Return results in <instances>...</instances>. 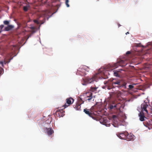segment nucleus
<instances>
[{"label": "nucleus", "mask_w": 152, "mask_h": 152, "mask_svg": "<svg viewBox=\"0 0 152 152\" xmlns=\"http://www.w3.org/2000/svg\"><path fill=\"white\" fill-rule=\"evenodd\" d=\"M84 99L85 101L90 102L94 100V97L92 96V94L91 92H88L85 94Z\"/></svg>", "instance_id": "nucleus-5"}, {"label": "nucleus", "mask_w": 152, "mask_h": 152, "mask_svg": "<svg viewBox=\"0 0 152 152\" xmlns=\"http://www.w3.org/2000/svg\"><path fill=\"white\" fill-rule=\"evenodd\" d=\"M113 94L115 96L117 97H119L120 96L121 94V92L120 91H115L113 92Z\"/></svg>", "instance_id": "nucleus-18"}, {"label": "nucleus", "mask_w": 152, "mask_h": 152, "mask_svg": "<svg viewBox=\"0 0 152 152\" xmlns=\"http://www.w3.org/2000/svg\"><path fill=\"white\" fill-rule=\"evenodd\" d=\"M83 112L86 114L88 115L89 116L92 117L94 118L93 117V114L91 113L90 109L86 108L84 109Z\"/></svg>", "instance_id": "nucleus-9"}, {"label": "nucleus", "mask_w": 152, "mask_h": 152, "mask_svg": "<svg viewBox=\"0 0 152 152\" xmlns=\"http://www.w3.org/2000/svg\"><path fill=\"white\" fill-rule=\"evenodd\" d=\"M14 27V26L12 25H8L4 28V30L8 31L12 29Z\"/></svg>", "instance_id": "nucleus-14"}, {"label": "nucleus", "mask_w": 152, "mask_h": 152, "mask_svg": "<svg viewBox=\"0 0 152 152\" xmlns=\"http://www.w3.org/2000/svg\"><path fill=\"white\" fill-rule=\"evenodd\" d=\"M3 23L4 25H8L10 22L9 21L6 20L4 21Z\"/></svg>", "instance_id": "nucleus-26"}, {"label": "nucleus", "mask_w": 152, "mask_h": 152, "mask_svg": "<svg viewBox=\"0 0 152 152\" xmlns=\"http://www.w3.org/2000/svg\"><path fill=\"white\" fill-rule=\"evenodd\" d=\"M46 132L48 135H50L54 132V131L51 128H46Z\"/></svg>", "instance_id": "nucleus-12"}, {"label": "nucleus", "mask_w": 152, "mask_h": 152, "mask_svg": "<svg viewBox=\"0 0 152 152\" xmlns=\"http://www.w3.org/2000/svg\"><path fill=\"white\" fill-rule=\"evenodd\" d=\"M33 21L34 23H36L37 25H38L39 24V22L37 20H33Z\"/></svg>", "instance_id": "nucleus-28"}, {"label": "nucleus", "mask_w": 152, "mask_h": 152, "mask_svg": "<svg viewBox=\"0 0 152 152\" xmlns=\"http://www.w3.org/2000/svg\"><path fill=\"white\" fill-rule=\"evenodd\" d=\"M148 106V105L146 103H144L142 104L141 106L142 110V111H145L147 113L148 112L146 109Z\"/></svg>", "instance_id": "nucleus-10"}, {"label": "nucleus", "mask_w": 152, "mask_h": 152, "mask_svg": "<svg viewBox=\"0 0 152 152\" xmlns=\"http://www.w3.org/2000/svg\"><path fill=\"white\" fill-rule=\"evenodd\" d=\"M140 117V119L141 121H143L145 120L144 118L145 117L144 116V113L143 112H140L139 115Z\"/></svg>", "instance_id": "nucleus-15"}, {"label": "nucleus", "mask_w": 152, "mask_h": 152, "mask_svg": "<svg viewBox=\"0 0 152 152\" xmlns=\"http://www.w3.org/2000/svg\"><path fill=\"white\" fill-rule=\"evenodd\" d=\"M107 119L106 118L104 119L102 123L103 124L106 126L107 127H109L110 126L111 124H109L108 122L107 121Z\"/></svg>", "instance_id": "nucleus-16"}, {"label": "nucleus", "mask_w": 152, "mask_h": 152, "mask_svg": "<svg viewBox=\"0 0 152 152\" xmlns=\"http://www.w3.org/2000/svg\"><path fill=\"white\" fill-rule=\"evenodd\" d=\"M89 71V68L85 66H81L77 70V73L82 76H84L86 74V72Z\"/></svg>", "instance_id": "nucleus-4"}, {"label": "nucleus", "mask_w": 152, "mask_h": 152, "mask_svg": "<svg viewBox=\"0 0 152 152\" xmlns=\"http://www.w3.org/2000/svg\"><path fill=\"white\" fill-rule=\"evenodd\" d=\"M131 53V52L130 51H128L126 52V55L129 54Z\"/></svg>", "instance_id": "nucleus-33"}, {"label": "nucleus", "mask_w": 152, "mask_h": 152, "mask_svg": "<svg viewBox=\"0 0 152 152\" xmlns=\"http://www.w3.org/2000/svg\"><path fill=\"white\" fill-rule=\"evenodd\" d=\"M129 34V32L128 31V32H126V35H127L128 34Z\"/></svg>", "instance_id": "nucleus-35"}, {"label": "nucleus", "mask_w": 152, "mask_h": 152, "mask_svg": "<svg viewBox=\"0 0 152 152\" xmlns=\"http://www.w3.org/2000/svg\"><path fill=\"white\" fill-rule=\"evenodd\" d=\"M49 12L48 10H46L43 12L42 15L45 16L48 15V13Z\"/></svg>", "instance_id": "nucleus-21"}, {"label": "nucleus", "mask_w": 152, "mask_h": 152, "mask_svg": "<svg viewBox=\"0 0 152 152\" xmlns=\"http://www.w3.org/2000/svg\"><path fill=\"white\" fill-rule=\"evenodd\" d=\"M99 74L98 73L92 76V77H87L85 78H83L82 84L83 85H86L88 84L91 83L94 81H96L97 79V77Z\"/></svg>", "instance_id": "nucleus-2"}, {"label": "nucleus", "mask_w": 152, "mask_h": 152, "mask_svg": "<svg viewBox=\"0 0 152 152\" xmlns=\"http://www.w3.org/2000/svg\"><path fill=\"white\" fill-rule=\"evenodd\" d=\"M113 126H114L115 127H118V125L115 124H112Z\"/></svg>", "instance_id": "nucleus-32"}, {"label": "nucleus", "mask_w": 152, "mask_h": 152, "mask_svg": "<svg viewBox=\"0 0 152 152\" xmlns=\"http://www.w3.org/2000/svg\"><path fill=\"white\" fill-rule=\"evenodd\" d=\"M31 21L30 20H29V21H28V22H29V21Z\"/></svg>", "instance_id": "nucleus-37"}, {"label": "nucleus", "mask_w": 152, "mask_h": 152, "mask_svg": "<svg viewBox=\"0 0 152 152\" xmlns=\"http://www.w3.org/2000/svg\"><path fill=\"white\" fill-rule=\"evenodd\" d=\"M97 87H91L90 88V89L91 91L94 92L96 91L97 89Z\"/></svg>", "instance_id": "nucleus-23"}, {"label": "nucleus", "mask_w": 152, "mask_h": 152, "mask_svg": "<svg viewBox=\"0 0 152 152\" xmlns=\"http://www.w3.org/2000/svg\"><path fill=\"white\" fill-rule=\"evenodd\" d=\"M113 73L114 75L116 77H119L118 74V71H113Z\"/></svg>", "instance_id": "nucleus-22"}, {"label": "nucleus", "mask_w": 152, "mask_h": 152, "mask_svg": "<svg viewBox=\"0 0 152 152\" xmlns=\"http://www.w3.org/2000/svg\"><path fill=\"white\" fill-rule=\"evenodd\" d=\"M29 7V6L28 5L24 7L23 9L24 11H25V12H27L28 10V8Z\"/></svg>", "instance_id": "nucleus-24"}, {"label": "nucleus", "mask_w": 152, "mask_h": 152, "mask_svg": "<svg viewBox=\"0 0 152 152\" xmlns=\"http://www.w3.org/2000/svg\"><path fill=\"white\" fill-rule=\"evenodd\" d=\"M129 90H131L134 88V86H133L132 85H129Z\"/></svg>", "instance_id": "nucleus-29"}, {"label": "nucleus", "mask_w": 152, "mask_h": 152, "mask_svg": "<svg viewBox=\"0 0 152 152\" xmlns=\"http://www.w3.org/2000/svg\"><path fill=\"white\" fill-rule=\"evenodd\" d=\"M108 108H109L110 110L114 109V110H116L115 107V103L114 102H113L112 104L109 106Z\"/></svg>", "instance_id": "nucleus-17"}, {"label": "nucleus", "mask_w": 152, "mask_h": 152, "mask_svg": "<svg viewBox=\"0 0 152 152\" xmlns=\"http://www.w3.org/2000/svg\"><path fill=\"white\" fill-rule=\"evenodd\" d=\"M69 0H65V4L66 7H69Z\"/></svg>", "instance_id": "nucleus-27"}, {"label": "nucleus", "mask_w": 152, "mask_h": 152, "mask_svg": "<svg viewBox=\"0 0 152 152\" xmlns=\"http://www.w3.org/2000/svg\"><path fill=\"white\" fill-rule=\"evenodd\" d=\"M108 86L107 87L108 89H110L115 87L119 88H126V83L125 82H121L120 80L113 79L112 81H109L107 83Z\"/></svg>", "instance_id": "nucleus-1"}, {"label": "nucleus", "mask_w": 152, "mask_h": 152, "mask_svg": "<svg viewBox=\"0 0 152 152\" xmlns=\"http://www.w3.org/2000/svg\"><path fill=\"white\" fill-rule=\"evenodd\" d=\"M2 30H0V33L2 32Z\"/></svg>", "instance_id": "nucleus-36"}, {"label": "nucleus", "mask_w": 152, "mask_h": 152, "mask_svg": "<svg viewBox=\"0 0 152 152\" xmlns=\"http://www.w3.org/2000/svg\"><path fill=\"white\" fill-rule=\"evenodd\" d=\"M74 102V99L72 98H67L66 99V103L69 104V105H66V104L64 105L63 106L64 107V109L66 107H68L69 105L72 104Z\"/></svg>", "instance_id": "nucleus-7"}, {"label": "nucleus", "mask_w": 152, "mask_h": 152, "mask_svg": "<svg viewBox=\"0 0 152 152\" xmlns=\"http://www.w3.org/2000/svg\"><path fill=\"white\" fill-rule=\"evenodd\" d=\"M30 28L32 30H34L36 28L34 26H31L30 27Z\"/></svg>", "instance_id": "nucleus-30"}, {"label": "nucleus", "mask_w": 152, "mask_h": 152, "mask_svg": "<svg viewBox=\"0 0 152 152\" xmlns=\"http://www.w3.org/2000/svg\"><path fill=\"white\" fill-rule=\"evenodd\" d=\"M118 27H120L121 26V25H120V24L119 23H118Z\"/></svg>", "instance_id": "nucleus-34"}, {"label": "nucleus", "mask_w": 152, "mask_h": 152, "mask_svg": "<svg viewBox=\"0 0 152 152\" xmlns=\"http://www.w3.org/2000/svg\"><path fill=\"white\" fill-rule=\"evenodd\" d=\"M64 111L63 109H58L56 112L55 114L59 117H62L64 115Z\"/></svg>", "instance_id": "nucleus-6"}, {"label": "nucleus", "mask_w": 152, "mask_h": 152, "mask_svg": "<svg viewBox=\"0 0 152 152\" xmlns=\"http://www.w3.org/2000/svg\"><path fill=\"white\" fill-rule=\"evenodd\" d=\"M115 105L116 110L119 109L121 106V104L119 103H115Z\"/></svg>", "instance_id": "nucleus-20"}, {"label": "nucleus", "mask_w": 152, "mask_h": 152, "mask_svg": "<svg viewBox=\"0 0 152 152\" xmlns=\"http://www.w3.org/2000/svg\"><path fill=\"white\" fill-rule=\"evenodd\" d=\"M81 104H79L78 102L76 103L75 105V108H76V110H80V109Z\"/></svg>", "instance_id": "nucleus-19"}, {"label": "nucleus", "mask_w": 152, "mask_h": 152, "mask_svg": "<svg viewBox=\"0 0 152 152\" xmlns=\"http://www.w3.org/2000/svg\"><path fill=\"white\" fill-rule=\"evenodd\" d=\"M127 64L126 61L122 60H120L117 61L116 63L114 64H111L109 65V66L110 67V69H113L117 68L118 66H124Z\"/></svg>", "instance_id": "nucleus-3"}, {"label": "nucleus", "mask_w": 152, "mask_h": 152, "mask_svg": "<svg viewBox=\"0 0 152 152\" xmlns=\"http://www.w3.org/2000/svg\"><path fill=\"white\" fill-rule=\"evenodd\" d=\"M126 137H126V140L127 141L132 140H133L134 138V135H131V134H129L128 132Z\"/></svg>", "instance_id": "nucleus-13"}, {"label": "nucleus", "mask_w": 152, "mask_h": 152, "mask_svg": "<svg viewBox=\"0 0 152 152\" xmlns=\"http://www.w3.org/2000/svg\"><path fill=\"white\" fill-rule=\"evenodd\" d=\"M127 134V132H124L123 133H120L119 134H117L118 137L121 139L126 140V136Z\"/></svg>", "instance_id": "nucleus-8"}, {"label": "nucleus", "mask_w": 152, "mask_h": 152, "mask_svg": "<svg viewBox=\"0 0 152 152\" xmlns=\"http://www.w3.org/2000/svg\"><path fill=\"white\" fill-rule=\"evenodd\" d=\"M12 59V58L9 59L8 61H7L5 59H4V61H0V66H1L2 67H4V64H5L7 63H9L10 61Z\"/></svg>", "instance_id": "nucleus-11"}, {"label": "nucleus", "mask_w": 152, "mask_h": 152, "mask_svg": "<svg viewBox=\"0 0 152 152\" xmlns=\"http://www.w3.org/2000/svg\"><path fill=\"white\" fill-rule=\"evenodd\" d=\"M4 27V25H1L0 26V28H1V30H2V29Z\"/></svg>", "instance_id": "nucleus-31"}, {"label": "nucleus", "mask_w": 152, "mask_h": 152, "mask_svg": "<svg viewBox=\"0 0 152 152\" xmlns=\"http://www.w3.org/2000/svg\"><path fill=\"white\" fill-rule=\"evenodd\" d=\"M84 101L81 98H80V99L78 100V102H77L81 105L82 104H83L84 103Z\"/></svg>", "instance_id": "nucleus-25"}]
</instances>
